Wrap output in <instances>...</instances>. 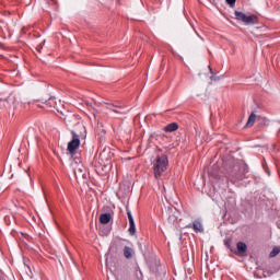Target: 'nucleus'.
<instances>
[{"instance_id": "nucleus-12", "label": "nucleus", "mask_w": 280, "mask_h": 280, "mask_svg": "<svg viewBox=\"0 0 280 280\" xmlns=\"http://www.w3.org/2000/svg\"><path fill=\"white\" fill-rule=\"evenodd\" d=\"M256 119H257V115L250 114L249 117H248V120L246 122V127L250 128V127L255 126Z\"/></svg>"}, {"instance_id": "nucleus-7", "label": "nucleus", "mask_w": 280, "mask_h": 280, "mask_svg": "<svg viewBox=\"0 0 280 280\" xmlns=\"http://www.w3.org/2000/svg\"><path fill=\"white\" fill-rule=\"evenodd\" d=\"M121 106H117L115 104L106 103V109L112 110L113 113L121 114Z\"/></svg>"}, {"instance_id": "nucleus-18", "label": "nucleus", "mask_w": 280, "mask_h": 280, "mask_svg": "<svg viewBox=\"0 0 280 280\" xmlns=\"http://www.w3.org/2000/svg\"><path fill=\"white\" fill-rule=\"evenodd\" d=\"M225 1H226V3H229V5H235V2L237 0H225Z\"/></svg>"}, {"instance_id": "nucleus-16", "label": "nucleus", "mask_w": 280, "mask_h": 280, "mask_svg": "<svg viewBox=\"0 0 280 280\" xmlns=\"http://www.w3.org/2000/svg\"><path fill=\"white\" fill-rule=\"evenodd\" d=\"M130 278V273H128V271L124 272V273H120L118 276V279L119 280H126V279H129Z\"/></svg>"}, {"instance_id": "nucleus-5", "label": "nucleus", "mask_w": 280, "mask_h": 280, "mask_svg": "<svg viewBox=\"0 0 280 280\" xmlns=\"http://www.w3.org/2000/svg\"><path fill=\"white\" fill-rule=\"evenodd\" d=\"M127 217L129 220V235H135L137 233V226L135 225V218H132V212H130V209L127 207Z\"/></svg>"}, {"instance_id": "nucleus-17", "label": "nucleus", "mask_w": 280, "mask_h": 280, "mask_svg": "<svg viewBox=\"0 0 280 280\" xmlns=\"http://www.w3.org/2000/svg\"><path fill=\"white\" fill-rule=\"evenodd\" d=\"M8 104V101L0 98V109L5 108V105Z\"/></svg>"}, {"instance_id": "nucleus-8", "label": "nucleus", "mask_w": 280, "mask_h": 280, "mask_svg": "<svg viewBox=\"0 0 280 280\" xmlns=\"http://www.w3.org/2000/svg\"><path fill=\"white\" fill-rule=\"evenodd\" d=\"M236 248H237V255H244V253L248 250V246H246V243L244 242H238L236 244Z\"/></svg>"}, {"instance_id": "nucleus-6", "label": "nucleus", "mask_w": 280, "mask_h": 280, "mask_svg": "<svg viewBox=\"0 0 280 280\" xmlns=\"http://www.w3.org/2000/svg\"><path fill=\"white\" fill-rule=\"evenodd\" d=\"M187 229H192L195 233H202L203 231L202 223H200L198 220L194 221L192 224H188Z\"/></svg>"}, {"instance_id": "nucleus-10", "label": "nucleus", "mask_w": 280, "mask_h": 280, "mask_svg": "<svg viewBox=\"0 0 280 280\" xmlns=\"http://www.w3.org/2000/svg\"><path fill=\"white\" fill-rule=\"evenodd\" d=\"M110 220H113V215H110V213H102L100 215L101 224H108V222H110Z\"/></svg>"}, {"instance_id": "nucleus-15", "label": "nucleus", "mask_w": 280, "mask_h": 280, "mask_svg": "<svg viewBox=\"0 0 280 280\" xmlns=\"http://www.w3.org/2000/svg\"><path fill=\"white\" fill-rule=\"evenodd\" d=\"M48 5L52 7V10H58V2L56 0H48Z\"/></svg>"}, {"instance_id": "nucleus-21", "label": "nucleus", "mask_w": 280, "mask_h": 280, "mask_svg": "<svg viewBox=\"0 0 280 280\" xmlns=\"http://www.w3.org/2000/svg\"><path fill=\"white\" fill-rule=\"evenodd\" d=\"M168 220H172V217H170Z\"/></svg>"}, {"instance_id": "nucleus-14", "label": "nucleus", "mask_w": 280, "mask_h": 280, "mask_svg": "<svg viewBox=\"0 0 280 280\" xmlns=\"http://www.w3.org/2000/svg\"><path fill=\"white\" fill-rule=\"evenodd\" d=\"M280 253V247H273L272 250L270 252L269 256L270 257H277Z\"/></svg>"}, {"instance_id": "nucleus-13", "label": "nucleus", "mask_w": 280, "mask_h": 280, "mask_svg": "<svg viewBox=\"0 0 280 280\" xmlns=\"http://www.w3.org/2000/svg\"><path fill=\"white\" fill-rule=\"evenodd\" d=\"M49 106H56V101L50 98L44 103V108H49Z\"/></svg>"}, {"instance_id": "nucleus-1", "label": "nucleus", "mask_w": 280, "mask_h": 280, "mask_svg": "<svg viewBox=\"0 0 280 280\" xmlns=\"http://www.w3.org/2000/svg\"><path fill=\"white\" fill-rule=\"evenodd\" d=\"M170 161L166 155H158L153 162V174L156 179L161 178L165 172H167V166Z\"/></svg>"}, {"instance_id": "nucleus-2", "label": "nucleus", "mask_w": 280, "mask_h": 280, "mask_svg": "<svg viewBox=\"0 0 280 280\" xmlns=\"http://www.w3.org/2000/svg\"><path fill=\"white\" fill-rule=\"evenodd\" d=\"M234 16L236 21H242L245 25H257L259 23V18L255 14L245 15L242 11H235Z\"/></svg>"}, {"instance_id": "nucleus-9", "label": "nucleus", "mask_w": 280, "mask_h": 280, "mask_svg": "<svg viewBox=\"0 0 280 280\" xmlns=\"http://www.w3.org/2000/svg\"><path fill=\"white\" fill-rule=\"evenodd\" d=\"M164 132H176L178 130V124L171 122L163 128Z\"/></svg>"}, {"instance_id": "nucleus-4", "label": "nucleus", "mask_w": 280, "mask_h": 280, "mask_svg": "<svg viewBox=\"0 0 280 280\" xmlns=\"http://www.w3.org/2000/svg\"><path fill=\"white\" fill-rule=\"evenodd\" d=\"M72 140L68 143V152L71 156H74L78 148H80V136L75 131H71Z\"/></svg>"}, {"instance_id": "nucleus-20", "label": "nucleus", "mask_w": 280, "mask_h": 280, "mask_svg": "<svg viewBox=\"0 0 280 280\" xmlns=\"http://www.w3.org/2000/svg\"><path fill=\"white\" fill-rule=\"evenodd\" d=\"M65 121H69V119L66 118Z\"/></svg>"}, {"instance_id": "nucleus-3", "label": "nucleus", "mask_w": 280, "mask_h": 280, "mask_svg": "<svg viewBox=\"0 0 280 280\" xmlns=\"http://www.w3.org/2000/svg\"><path fill=\"white\" fill-rule=\"evenodd\" d=\"M244 178H246L244 166L234 165L229 173V180H231V183H237V180H244Z\"/></svg>"}, {"instance_id": "nucleus-11", "label": "nucleus", "mask_w": 280, "mask_h": 280, "mask_svg": "<svg viewBox=\"0 0 280 280\" xmlns=\"http://www.w3.org/2000/svg\"><path fill=\"white\" fill-rule=\"evenodd\" d=\"M122 253L126 259H132V255H135V249H132L131 247L125 246L122 249Z\"/></svg>"}, {"instance_id": "nucleus-19", "label": "nucleus", "mask_w": 280, "mask_h": 280, "mask_svg": "<svg viewBox=\"0 0 280 280\" xmlns=\"http://www.w3.org/2000/svg\"><path fill=\"white\" fill-rule=\"evenodd\" d=\"M225 246H226L228 248H231V241H226V242H225Z\"/></svg>"}]
</instances>
